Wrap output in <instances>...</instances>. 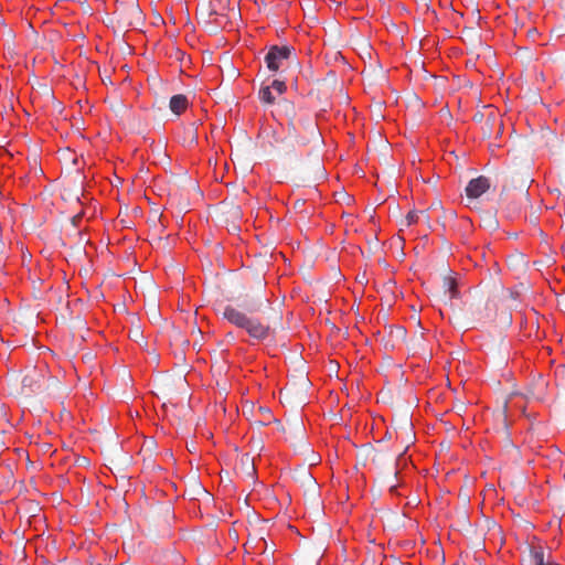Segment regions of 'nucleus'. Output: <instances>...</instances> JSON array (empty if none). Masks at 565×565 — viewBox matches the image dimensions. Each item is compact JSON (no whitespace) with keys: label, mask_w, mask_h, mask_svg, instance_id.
I'll return each instance as SVG.
<instances>
[{"label":"nucleus","mask_w":565,"mask_h":565,"mask_svg":"<svg viewBox=\"0 0 565 565\" xmlns=\"http://www.w3.org/2000/svg\"><path fill=\"white\" fill-rule=\"evenodd\" d=\"M189 107V99L183 94L173 95L170 98L169 108L177 116L181 115Z\"/></svg>","instance_id":"4468645a"},{"label":"nucleus","mask_w":565,"mask_h":565,"mask_svg":"<svg viewBox=\"0 0 565 565\" xmlns=\"http://www.w3.org/2000/svg\"><path fill=\"white\" fill-rule=\"evenodd\" d=\"M129 337L136 342H139L143 339L142 332L140 331L139 327H136L129 331Z\"/></svg>","instance_id":"4be33fe9"},{"label":"nucleus","mask_w":565,"mask_h":565,"mask_svg":"<svg viewBox=\"0 0 565 565\" xmlns=\"http://www.w3.org/2000/svg\"><path fill=\"white\" fill-rule=\"evenodd\" d=\"M259 99L267 105H273L276 102V96L274 95L270 86H264L259 89L258 93Z\"/></svg>","instance_id":"f3484780"},{"label":"nucleus","mask_w":565,"mask_h":565,"mask_svg":"<svg viewBox=\"0 0 565 565\" xmlns=\"http://www.w3.org/2000/svg\"><path fill=\"white\" fill-rule=\"evenodd\" d=\"M419 220H420V212H418V211H415V210L411 211L406 215L407 225L418 223Z\"/></svg>","instance_id":"aec40b11"},{"label":"nucleus","mask_w":565,"mask_h":565,"mask_svg":"<svg viewBox=\"0 0 565 565\" xmlns=\"http://www.w3.org/2000/svg\"><path fill=\"white\" fill-rule=\"evenodd\" d=\"M294 60V49L288 45H273L264 57L267 70L273 74L284 71Z\"/></svg>","instance_id":"f257e3e1"},{"label":"nucleus","mask_w":565,"mask_h":565,"mask_svg":"<svg viewBox=\"0 0 565 565\" xmlns=\"http://www.w3.org/2000/svg\"><path fill=\"white\" fill-rule=\"evenodd\" d=\"M511 154H512V158H513V159H516V158H518V156H516L515 151H512V152H511Z\"/></svg>","instance_id":"2f4dec72"},{"label":"nucleus","mask_w":565,"mask_h":565,"mask_svg":"<svg viewBox=\"0 0 565 565\" xmlns=\"http://www.w3.org/2000/svg\"><path fill=\"white\" fill-rule=\"evenodd\" d=\"M308 480L315 486L316 482L310 473L307 475Z\"/></svg>","instance_id":"7c9ffc66"},{"label":"nucleus","mask_w":565,"mask_h":565,"mask_svg":"<svg viewBox=\"0 0 565 565\" xmlns=\"http://www.w3.org/2000/svg\"><path fill=\"white\" fill-rule=\"evenodd\" d=\"M530 167H531V159L527 158L526 161H525V169H526V172L530 170Z\"/></svg>","instance_id":"c756f323"},{"label":"nucleus","mask_w":565,"mask_h":565,"mask_svg":"<svg viewBox=\"0 0 565 565\" xmlns=\"http://www.w3.org/2000/svg\"><path fill=\"white\" fill-rule=\"evenodd\" d=\"M223 317L235 327L243 329L248 332L255 321V318L248 317L246 313L239 311L233 306H226L223 311Z\"/></svg>","instance_id":"423d86ee"},{"label":"nucleus","mask_w":565,"mask_h":565,"mask_svg":"<svg viewBox=\"0 0 565 565\" xmlns=\"http://www.w3.org/2000/svg\"><path fill=\"white\" fill-rule=\"evenodd\" d=\"M507 409H508V405H507V403H504L502 409H500L497 414V420L502 426L503 429L508 428Z\"/></svg>","instance_id":"a211bd4d"},{"label":"nucleus","mask_w":565,"mask_h":565,"mask_svg":"<svg viewBox=\"0 0 565 565\" xmlns=\"http://www.w3.org/2000/svg\"><path fill=\"white\" fill-rule=\"evenodd\" d=\"M526 181L532 182L531 175L529 173H526Z\"/></svg>","instance_id":"473e14b6"},{"label":"nucleus","mask_w":565,"mask_h":565,"mask_svg":"<svg viewBox=\"0 0 565 565\" xmlns=\"http://www.w3.org/2000/svg\"><path fill=\"white\" fill-rule=\"evenodd\" d=\"M111 108L116 111V113H119L120 110L124 109V105L121 102H117L115 104L111 105Z\"/></svg>","instance_id":"bb28decb"},{"label":"nucleus","mask_w":565,"mask_h":565,"mask_svg":"<svg viewBox=\"0 0 565 565\" xmlns=\"http://www.w3.org/2000/svg\"><path fill=\"white\" fill-rule=\"evenodd\" d=\"M114 15L121 28L137 26L142 23V12L137 0H126L119 3Z\"/></svg>","instance_id":"f03ea898"},{"label":"nucleus","mask_w":565,"mask_h":565,"mask_svg":"<svg viewBox=\"0 0 565 565\" xmlns=\"http://www.w3.org/2000/svg\"><path fill=\"white\" fill-rule=\"evenodd\" d=\"M310 382L306 375H301L298 383L288 384L282 391L281 396L286 402L290 404H303L307 399V392L309 388Z\"/></svg>","instance_id":"7ed1b4c3"},{"label":"nucleus","mask_w":565,"mask_h":565,"mask_svg":"<svg viewBox=\"0 0 565 565\" xmlns=\"http://www.w3.org/2000/svg\"><path fill=\"white\" fill-rule=\"evenodd\" d=\"M391 335L396 340L404 341L406 338V330L402 327H397L395 330H391Z\"/></svg>","instance_id":"412c9836"},{"label":"nucleus","mask_w":565,"mask_h":565,"mask_svg":"<svg viewBox=\"0 0 565 565\" xmlns=\"http://www.w3.org/2000/svg\"><path fill=\"white\" fill-rule=\"evenodd\" d=\"M228 4L230 0H209L200 4L199 13L202 18L207 19L213 15H223Z\"/></svg>","instance_id":"0eeeda50"},{"label":"nucleus","mask_w":565,"mask_h":565,"mask_svg":"<svg viewBox=\"0 0 565 565\" xmlns=\"http://www.w3.org/2000/svg\"><path fill=\"white\" fill-rule=\"evenodd\" d=\"M487 116L488 109L486 111H478L477 114H475L473 119L481 125L482 121H484V118H487Z\"/></svg>","instance_id":"393cba45"},{"label":"nucleus","mask_w":565,"mask_h":565,"mask_svg":"<svg viewBox=\"0 0 565 565\" xmlns=\"http://www.w3.org/2000/svg\"><path fill=\"white\" fill-rule=\"evenodd\" d=\"M529 554L531 565H561L553 559L551 552L545 551L542 545H530Z\"/></svg>","instance_id":"6e6552de"},{"label":"nucleus","mask_w":565,"mask_h":565,"mask_svg":"<svg viewBox=\"0 0 565 565\" xmlns=\"http://www.w3.org/2000/svg\"><path fill=\"white\" fill-rule=\"evenodd\" d=\"M422 217L424 218V221H425L427 224H429V217H428V215H427L425 212H420V218H422Z\"/></svg>","instance_id":"c85d7f7f"},{"label":"nucleus","mask_w":565,"mask_h":565,"mask_svg":"<svg viewBox=\"0 0 565 565\" xmlns=\"http://www.w3.org/2000/svg\"><path fill=\"white\" fill-rule=\"evenodd\" d=\"M313 172H315V180L323 179L324 178V169L320 164V162H317Z\"/></svg>","instance_id":"5701e85b"},{"label":"nucleus","mask_w":565,"mask_h":565,"mask_svg":"<svg viewBox=\"0 0 565 565\" xmlns=\"http://www.w3.org/2000/svg\"><path fill=\"white\" fill-rule=\"evenodd\" d=\"M396 438L402 439V443L411 444L414 440V433L412 422L407 417H403L396 429Z\"/></svg>","instance_id":"9b49d317"},{"label":"nucleus","mask_w":565,"mask_h":565,"mask_svg":"<svg viewBox=\"0 0 565 565\" xmlns=\"http://www.w3.org/2000/svg\"><path fill=\"white\" fill-rule=\"evenodd\" d=\"M235 468L244 478L254 479L256 476L254 458L249 454L241 455Z\"/></svg>","instance_id":"9d476101"},{"label":"nucleus","mask_w":565,"mask_h":565,"mask_svg":"<svg viewBox=\"0 0 565 565\" xmlns=\"http://www.w3.org/2000/svg\"><path fill=\"white\" fill-rule=\"evenodd\" d=\"M45 382L44 375L33 369L30 370L21 379L19 394L24 396H30L32 393H36L41 391Z\"/></svg>","instance_id":"20e7f679"},{"label":"nucleus","mask_w":565,"mask_h":565,"mask_svg":"<svg viewBox=\"0 0 565 565\" xmlns=\"http://www.w3.org/2000/svg\"><path fill=\"white\" fill-rule=\"evenodd\" d=\"M491 186L490 179L480 175L478 178H475L469 181L468 185L466 186V193L469 199H478L483 193H486Z\"/></svg>","instance_id":"1a4fd4ad"},{"label":"nucleus","mask_w":565,"mask_h":565,"mask_svg":"<svg viewBox=\"0 0 565 565\" xmlns=\"http://www.w3.org/2000/svg\"><path fill=\"white\" fill-rule=\"evenodd\" d=\"M270 87L278 94V96H281L287 89L285 81H278V79H275L271 83Z\"/></svg>","instance_id":"6ab92c4d"},{"label":"nucleus","mask_w":565,"mask_h":565,"mask_svg":"<svg viewBox=\"0 0 565 565\" xmlns=\"http://www.w3.org/2000/svg\"><path fill=\"white\" fill-rule=\"evenodd\" d=\"M484 138L499 137L502 134L503 125L500 115L492 107H488V116L480 125Z\"/></svg>","instance_id":"39448f33"},{"label":"nucleus","mask_w":565,"mask_h":565,"mask_svg":"<svg viewBox=\"0 0 565 565\" xmlns=\"http://www.w3.org/2000/svg\"><path fill=\"white\" fill-rule=\"evenodd\" d=\"M279 107L286 113L287 116L290 117L289 127L296 131V126L292 122V118L295 116V106L291 102L287 99H281L278 102Z\"/></svg>","instance_id":"dca6fc26"},{"label":"nucleus","mask_w":565,"mask_h":565,"mask_svg":"<svg viewBox=\"0 0 565 565\" xmlns=\"http://www.w3.org/2000/svg\"><path fill=\"white\" fill-rule=\"evenodd\" d=\"M270 327L268 324H264L259 320L255 319L248 335L257 341H264L269 337Z\"/></svg>","instance_id":"ddd939ff"},{"label":"nucleus","mask_w":565,"mask_h":565,"mask_svg":"<svg viewBox=\"0 0 565 565\" xmlns=\"http://www.w3.org/2000/svg\"><path fill=\"white\" fill-rule=\"evenodd\" d=\"M306 129L308 130V132L312 136V137H318L319 136V132H318V129H317V125L312 121H308L307 122V126H306Z\"/></svg>","instance_id":"b1692460"},{"label":"nucleus","mask_w":565,"mask_h":565,"mask_svg":"<svg viewBox=\"0 0 565 565\" xmlns=\"http://www.w3.org/2000/svg\"><path fill=\"white\" fill-rule=\"evenodd\" d=\"M443 287L445 289V292L449 294L450 299H454L458 296L457 281L451 276H444Z\"/></svg>","instance_id":"2eb2a0df"},{"label":"nucleus","mask_w":565,"mask_h":565,"mask_svg":"<svg viewBox=\"0 0 565 565\" xmlns=\"http://www.w3.org/2000/svg\"><path fill=\"white\" fill-rule=\"evenodd\" d=\"M305 205V201H301V200H297L295 201L294 203V209L296 211H301V207Z\"/></svg>","instance_id":"cd10ccee"},{"label":"nucleus","mask_w":565,"mask_h":565,"mask_svg":"<svg viewBox=\"0 0 565 565\" xmlns=\"http://www.w3.org/2000/svg\"><path fill=\"white\" fill-rule=\"evenodd\" d=\"M262 305V301H258V302H250V303H244V306L247 308V310L249 311H256L259 309Z\"/></svg>","instance_id":"a878e982"},{"label":"nucleus","mask_w":565,"mask_h":565,"mask_svg":"<svg viewBox=\"0 0 565 565\" xmlns=\"http://www.w3.org/2000/svg\"><path fill=\"white\" fill-rule=\"evenodd\" d=\"M467 315L475 322H483L488 318L487 303H470L467 308Z\"/></svg>","instance_id":"f8f14e48"}]
</instances>
